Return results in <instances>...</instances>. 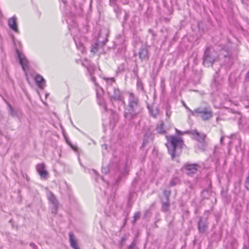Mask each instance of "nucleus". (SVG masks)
<instances>
[{
    "label": "nucleus",
    "instance_id": "nucleus-34",
    "mask_svg": "<svg viewBox=\"0 0 249 249\" xmlns=\"http://www.w3.org/2000/svg\"><path fill=\"white\" fill-rule=\"evenodd\" d=\"M223 138H224V137H223V136H222V137H221V139H220V142H221V144H222V143H223Z\"/></svg>",
    "mask_w": 249,
    "mask_h": 249
},
{
    "label": "nucleus",
    "instance_id": "nucleus-13",
    "mask_svg": "<svg viewBox=\"0 0 249 249\" xmlns=\"http://www.w3.org/2000/svg\"><path fill=\"white\" fill-rule=\"evenodd\" d=\"M35 80L37 85L40 88L43 89L45 86V82L44 79L42 76L37 74L35 77Z\"/></svg>",
    "mask_w": 249,
    "mask_h": 249
},
{
    "label": "nucleus",
    "instance_id": "nucleus-9",
    "mask_svg": "<svg viewBox=\"0 0 249 249\" xmlns=\"http://www.w3.org/2000/svg\"><path fill=\"white\" fill-rule=\"evenodd\" d=\"M17 55L19 59V63L21 65L22 69L25 71L28 67V61L25 56L21 54L18 50H17Z\"/></svg>",
    "mask_w": 249,
    "mask_h": 249
},
{
    "label": "nucleus",
    "instance_id": "nucleus-12",
    "mask_svg": "<svg viewBox=\"0 0 249 249\" xmlns=\"http://www.w3.org/2000/svg\"><path fill=\"white\" fill-rule=\"evenodd\" d=\"M192 134L194 135L196 140L200 142L203 143L205 141L206 135L203 133H200L197 130H194Z\"/></svg>",
    "mask_w": 249,
    "mask_h": 249
},
{
    "label": "nucleus",
    "instance_id": "nucleus-11",
    "mask_svg": "<svg viewBox=\"0 0 249 249\" xmlns=\"http://www.w3.org/2000/svg\"><path fill=\"white\" fill-rule=\"evenodd\" d=\"M8 25L9 27L15 32H18V28L17 24V18L13 16L8 20Z\"/></svg>",
    "mask_w": 249,
    "mask_h": 249
},
{
    "label": "nucleus",
    "instance_id": "nucleus-6",
    "mask_svg": "<svg viewBox=\"0 0 249 249\" xmlns=\"http://www.w3.org/2000/svg\"><path fill=\"white\" fill-rule=\"evenodd\" d=\"M47 197L49 201L50 205L52 207V212L53 213H55L57 212L58 202L56 197L51 192H48L47 193Z\"/></svg>",
    "mask_w": 249,
    "mask_h": 249
},
{
    "label": "nucleus",
    "instance_id": "nucleus-30",
    "mask_svg": "<svg viewBox=\"0 0 249 249\" xmlns=\"http://www.w3.org/2000/svg\"><path fill=\"white\" fill-rule=\"evenodd\" d=\"M116 1V0H110V3L111 5L114 4Z\"/></svg>",
    "mask_w": 249,
    "mask_h": 249
},
{
    "label": "nucleus",
    "instance_id": "nucleus-29",
    "mask_svg": "<svg viewBox=\"0 0 249 249\" xmlns=\"http://www.w3.org/2000/svg\"><path fill=\"white\" fill-rule=\"evenodd\" d=\"M30 246L32 248H33V249H35V248H36V245H35L34 243H31L30 244Z\"/></svg>",
    "mask_w": 249,
    "mask_h": 249
},
{
    "label": "nucleus",
    "instance_id": "nucleus-7",
    "mask_svg": "<svg viewBox=\"0 0 249 249\" xmlns=\"http://www.w3.org/2000/svg\"><path fill=\"white\" fill-rule=\"evenodd\" d=\"M199 166L196 164H187L184 165V169L186 173L189 176H192L196 174L198 170Z\"/></svg>",
    "mask_w": 249,
    "mask_h": 249
},
{
    "label": "nucleus",
    "instance_id": "nucleus-35",
    "mask_svg": "<svg viewBox=\"0 0 249 249\" xmlns=\"http://www.w3.org/2000/svg\"><path fill=\"white\" fill-rule=\"evenodd\" d=\"M107 41V38H106L104 41H103V43L104 44H105V43Z\"/></svg>",
    "mask_w": 249,
    "mask_h": 249
},
{
    "label": "nucleus",
    "instance_id": "nucleus-33",
    "mask_svg": "<svg viewBox=\"0 0 249 249\" xmlns=\"http://www.w3.org/2000/svg\"><path fill=\"white\" fill-rule=\"evenodd\" d=\"M184 107H185V108L190 112V110H191L186 105H184Z\"/></svg>",
    "mask_w": 249,
    "mask_h": 249
},
{
    "label": "nucleus",
    "instance_id": "nucleus-27",
    "mask_svg": "<svg viewBox=\"0 0 249 249\" xmlns=\"http://www.w3.org/2000/svg\"><path fill=\"white\" fill-rule=\"evenodd\" d=\"M97 51V47L95 46L93 47L91 49V52L95 53Z\"/></svg>",
    "mask_w": 249,
    "mask_h": 249
},
{
    "label": "nucleus",
    "instance_id": "nucleus-18",
    "mask_svg": "<svg viewBox=\"0 0 249 249\" xmlns=\"http://www.w3.org/2000/svg\"><path fill=\"white\" fill-rule=\"evenodd\" d=\"M91 81L94 83V84L96 87V92H97V96L98 97L99 94V90H101V91L103 90L99 86L98 83L95 81V77L94 76H92L91 77Z\"/></svg>",
    "mask_w": 249,
    "mask_h": 249
},
{
    "label": "nucleus",
    "instance_id": "nucleus-17",
    "mask_svg": "<svg viewBox=\"0 0 249 249\" xmlns=\"http://www.w3.org/2000/svg\"><path fill=\"white\" fill-rule=\"evenodd\" d=\"M75 43L77 47V49L80 51L81 53H84L85 51V48L83 44L78 39L76 40L74 38Z\"/></svg>",
    "mask_w": 249,
    "mask_h": 249
},
{
    "label": "nucleus",
    "instance_id": "nucleus-39",
    "mask_svg": "<svg viewBox=\"0 0 249 249\" xmlns=\"http://www.w3.org/2000/svg\"><path fill=\"white\" fill-rule=\"evenodd\" d=\"M128 249H132L131 248H129Z\"/></svg>",
    "mask_w": 249,
    "mask_h": 249
},
{
    "label": "nucleus",
    "instance_id": "nucleus-21",
    "mask_svg": "<svg viewBox=\"0 0 249 249\" xmlns=\"http://www.w3.org/2000/svg\"><path fill=\"white\" fill-rule=\"evenodd\" d=\"M157 131L158 133L163 134L165 131L163 128V123H161L160 125L157 127Z\"/></svg>",
    "mask_w": 249,
    "mask_h": 249
},
{
    "label": "nucleus",
    "instance_id": "nucleus-10",
    "mask_svg": "<svg viewBox=\"0 0 249 249\" xmlns=\"http://www.w3.org/2000/svg\"><path fill=\"white\" fill-rule=\"evenodd\" d=\"M198 228L200 233H204L208 228V223L206 218H201L198 224Z\"/></svg>",
    "mask_w": 249,
    "mask_h": 249
},
{
    "label": "nucleus",
    "instance_id": "nucleus-37",
    "mask_svg": "<svg viewBox=\"0 0 249 249\" xmlns=\"http://www.w3.org/2000/svg\"><path fill=\"white\" fill-rule=\"evenodd\" d=\"M100 34H101V33H99V39H100Z\"/></svg>",
    "mask_w": 249,
    "mask_h": 249
},
{
    "label": "nucleus",
    "instance_id": "nucleus-31",
    "mask_svg": "<svg viewBox=\"0 0 249 249\" xmlns=\"http://www.w3.org/2000/svg\"><path fill=\"white\" fill-rule=\"evenodd\" d=\"M246 78V80L247 81H249V71L247 73Z\"/></svg>",
    "mask_w": 249,
    "mask_h": 249
},
{
    "label": "nucleus",
    "instance_id": "nucleus-3",
    "mask_svg": "<svg viewBox=\"0 0 249 249\" xmlns=\"http://www.w3.org/2000/svg\"><path fill=\"white\" fill-rule=\"evenodd\" d=\"M190 113L193 115H199L201 119L204 121L209 120L213 117V113L211 108L208 107H200L194 109L190 110Z\"/></svg>",
    "mask_w": 249,
    "mask_h": 249
},
{
    "label": "nucleus",
    "instance_id": "nucleus-16",
    "mask_svg": "<svg viewBox=\"0 0 249 249\" xmlns=\"http://www.w3.org/2000/svg\"><path fill=\"white\" fill-rule=\"evenodd\" d=\"M70 243L71 246L73 249H80L79 248L76 240L74 239L73 234L72 232H70L69 234Z\"/></svg>",
    "mask_w": 249,
    "mask_h": 249
},
{
    "label": "nucleus",
    "instance_id": "nucleus-26",
    "mask_svg": "<svg viewBox=\"0 0 249 249\" xmlns=\"http://www.w3.org/2000/svg\"><path fill=\"white\" fill-rule=\"evenodd\" d=\"M151 114L154 118H156L157 115V110H156L155 112H153V111H151Z\"/></svg>",
    "mask_w": 249,
    "mask_h": 249
},
{
    "label": "nucleus",
    "instance_id": "nucleus-8",
    "mask_svg": "<svg viewBox=\"0 0 249 249\" xmlns=\"http://www.w3.org/2000/svg\"><path fill=\"white\" fill-rule=\"evenodd\" d=\"M36 170L41 178H46L48 176V172L45 170L44 163H40L36 166Z\"/></svg>",
    "mask_w": 249,
    "mask_h": 249
},
{
    "label": "nucleus",
    "instance_id": "nucleus-23",
    "mask_svg": "<svg viewBox=\"0 0 249 249\" xmlns=\"http://www.w3.org/2000/svg\"><path fill=\"white\" fill-rule=\"evenodd\" d=\"M163 194L166 197V200H169V196L170 195V191L164 190L163 191Z\"/></svg>",
    "mask_w": 249,
    "mask_h": 249
},
{
    "label": "nucleus",
    "instance_id": "nucleus-15",
    "mask_svg": "<svg viewBox=\"0 0 249 249\" xmlns=\"http://www.w3.org/2000/svg\"><path fill=\"white\" fill-rule=\"evenodd\" d=\"M153 139V135L152 133L148 132L145 133L143 138L142 146H144L147 143L151 142Z\"/></svg>",
    "mask_w": 249,
    "mask_h": 249
},
{
    "label": "nucleus",
    "instance_id": "nucleus-28",
    "mask_svg": "<svg viewBox=\"0 0 249 249\" xmlns=\"http://www.w3.org/2000/svg\"><path fill=\"white\" fill-rule=\"evenodd\" d=\"M176 133L178 134V135H181L183 134V133L182 132H181L180 131L178 130V129H177V128L176 129Z\"/></svg>",
    "mask_w": 249,
    "mask_h": 249
},
{
    "label": "nucleus",
    "instance_id": "nucleus-1",
    "mask_svg": "<svg viewBox=\"0 0 249 249\" xmlns=\"http://www.w3.org/2000/svg\"><path fill=\"white\" fill-rule=\"evenodd\" d=\"M127 94L128 105L125 109L124 116L125 119L130 121L136 117L139 113V100L132 92H128Z\"/></svg>",
    "mask_w": 249,
    "mask_h": 249
},
{
    "label": "nucleus",
    "instance_id": "nucleus-14",
    "mask_svg": "<svg viewBox=\"0 0 249 249\" xmlns=\"http://www.w3.org/2000/svg\"><path fill=\"white\" fill-rule=\"evenodd\" d=\"M139 57L142 60H146L148 58V50L145 47H142L141 48Z\"/></svg>",
    "mask_w": 249,
    "mask_h": 249
},
{
    "label": "nucleus",
    "instance_id": "nucleus-2",
    "mask_svg": "<svg viewBox=\"0 0 249 249\" xmlns=\"http://www.w3.org/2000/svg\"><path fill=\"white\" fill-rule=\"evenodd\" d=\"M168 142L170 143V146H167L168 152L171 155L172 159L177 156L176 151L179 148H181L183 142L182 140L179 137H176L174 136H169L166 137Z\"/></svg>",
    "mask_w": 249,
    "mask_h": 249
},
{
    "label": "nucleus",
    "instance_id": "nucleus-5",
    "mask_svg": "<svg viewBox=\"0 0 249 249\" xmlns=\"http://www.w3.org/2000/svg\"><path fill=\"white\" fill-rule=\"evenodd\" d=\"M107 94L110 100L112 101H122L123 96L119 89L117 88L107 87Z\"/></svg>",
    "mask_w": 249,
    "mask_h": 249
},
{
    "label": "nucleus",
    "instance_id": "nucleus-19",
    "mask_svg": "<svg viewBox=\"0 0 249 249\" xmlns=\"http://www.w3.org/2000/svg\"><path fill=\"white\" fill-rule=\"evenodd\" d=\"M103 79L106 81L107 84L108 86L107 87H111L113 83H115V80L114 78H106L103 77Z\"/></svg>",
    "mask_w": 249,
    "mask_h": 249
},
{
    "label": "nucleus",
    "instance_id": "nucleus-32",
    "mask_svg": "<svg viewBox=\"0 0 249 249\" xmlns=\"http://www.w3.org/2000/svg\"><path fill=\"white\" fill-rule=\"evenodd\" d=\"M102 171L103 172L106 173H107V170L105 168H102Z\"/></svg>",
    "mask_w": 249,
    "mask_h": 249
},
{
    "label": "nucleus",
    "instance_id": "nucleus-25",
    "mask_svg": "<svg viewBox=\"0 0 249 249\" xmlns=\"http://www.w3.org/2000/svg\"><path fill=\"white\" fill-rule=\"evenodd\" d=\"M178 181L177 178H174L170 181V185L172 186H175L177 182Z\"/></svg>",
    "mask_w": 249,
    "mask_h": 249
},
{
    "label": "nucleus",
    "instance_id": "nucleus-4",
    "mask_svg": "<svg viewBox=\"0 0 249 249\" xmlns=\"http://www.w3.org/2000/svg\"><path fill=\"white\" fill-rule=\"evenodd\" d=\"M217 58L216 53L214 51L210 48H207L203 57V65L206 67H210L214 63Z\"/></svg>",
    "mask_w": 249,
    "mask_h": 249
},
{
    "label": "nucleus",
    "instance_id": "nucleus-24",
    "mask_svg": "<svg viewBox=\"0 0 249 249\" xmlns=\"http://www.w3.org/2000/svg\"><path fill=\"white\" fill-rule=\"evenodd\" d=\"M8 109H9V112L10 114L13 116H15L16 115V114H15L12 106L10 105H8Z\"/></svg>",
    "mask_w": 249,
    "mask_h": 249
},
{
    "label": "nucleus",
    "instance_id": "nucleus-36",
    "mask_svg": "<svg viewBox=\"0 0 249 249\" xmlns=\"http://www.w3.org/2000/svg\"><path fill=\"white\" fill-rule=\"evenodd\" d=\"M93 172L94 173V174H97V172L95 170H93Z\"/></svg>",
    "mask_w": 249,
    "mask_h": 249
},
{
    "label": "nucleus",
    "instance_id": "nucleus-38",
    "mask_svg": "<svg viewBox=\"0 0 249 249\" xmlns=\"http://www.w3.org/2000/svg\"><path fill=\"white\" fill-rule=\"evenodd\" d=\"M247 107L249 109V106H247Z\"/></svg>",
    "mask_w": 249,
    "mask_h": 249
},
{
    "label": "nucleus",
    "instance_id": "nucleus-22",
    "mask_svg": "<svg viewBox=\"0 0 249 249\" xmlns=\"http://www.w3.org/2000/svg\"><path fill=\"white\" fill-rule=\"evenodd\" d=\"M141 216V213L139 212H136L133 216V224H135L136 221L139 219L140 218Z\"/></svg>",
    "mask_w": 249,
    "mask_h": 249
},
{
    "label": "nucleus",
    "instance_id": "nucleus-20",
    "mask_svg": "<svg viewBox=\"0 0 249 249\" xmlns=\"http://www.w3.org/2000/svg\"><path fill=\"white\" fill-rule=\"evenodd\" d=\"M169 200H166L165 202H162V211L165 212H167L169 210Z\"/></svg>",
    "mask_w": 249,
    "mask_h": 249
}]
</instances>
